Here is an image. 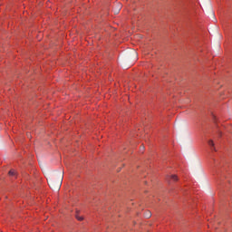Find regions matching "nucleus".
<instances>
[{"instance_id": "1", "label": "nucleus", "mask_w": 232, "mask_h": 232, "mask_svg": "<svg viewBox=\"0 0 232 232\" xmlns=\"http://www.w3.org/2000/svg\"><path fill=\"white\" fill-rule=\"evenodd\" d=\"M64 175L62 174V176L57 179V177L53 178L48 181L49 187L52 189H61V186H63V179Z\"/></svg>"}, {"instance_id": "2", "label": "nucleus", "mask_w": 232, "mask_h": 232, "mask_svg": "<svg viewBox=\"0 0 232 232\" xmlns=\"http://www.w3.org/2000/svg\"><path fill=\"white\" fill-rule=\"evenodd\" d=\"M170 180H173L174 182H177V180H179V178L177 177V175H171L168 178V181H169V184H171V181Z\"/></svg>"}, {"instance_id": "3", "label": "nucleus", "mask_w": 232, "mask_h": 232, "mask_svg": "<svg viewBox=\"0 0 232 232\" xmlns=\"http://www.w3.org/2000/svg\"><path fill=\"white\" fill-rule=\"evenodd\" d=\"M9 175H10V177H16L17 176V172H15V170H14V169H11L9 171Z\"/></svg>"}, {"instance_id": "4", "label": "nucleus", "mask_w": 232, "mask_h": 232, "mask_svg": "<svg viewBox=\"0 0 232 232\" xmlns=\"http://www.w3.org/2000/svg\"><path fill=\"white\" fill-rule=\"evenodd\" d=\"M75 217H76L77 220H79L80 222H82V220H84L83 217L79 216V212H76Z\"/></svg>"}, {"instance_id": "5", "label": "nucleus", "mask_w": 232, "mask_h": 232, "mask_svg": "<svg viewBox=\"0 0 232 232\" xmlns=\"http://www.w3.org/2000/svg\"><path fill=\"white\" fill-rule=\"evenodd\" d=\"M208 145L212 148V150H215V143L213 142V140H208Z\"/></svg>"}, {"instance_id": "6", "label": "nucleus", "mask_w": 232, "mask_h": 232, "mask_svg": "<svg viewBox=\"0 0 232 232\" xmlns=\"http://www.w3.org/2000/svg\"><path fill=\"white\" fill-rule=\"evenodd\" d=\"M145 217H146V218H151V212H147Z\"/></svg>"}, {"instance_id": "7", "label": "nucleus", "mask_w": 232, "mask_h": 232, "mask_svg": "<svg viewBox=\"0 0 232 232\" xmlns=\"http://www.w3.org/2000/svg\"><path fill=\"white\" fill-rule=\"evenodd\" d=\"M140 151H144V147H141V148H140Z\"/></svg>"}]
</instances>
